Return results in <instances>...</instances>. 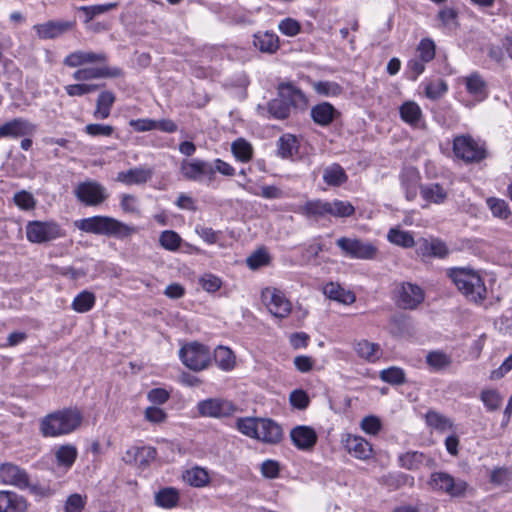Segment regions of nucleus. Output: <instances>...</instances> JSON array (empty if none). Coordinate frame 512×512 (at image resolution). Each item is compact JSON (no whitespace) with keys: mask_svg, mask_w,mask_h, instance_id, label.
<instances>
[{"mask_svg":"<svg viewBox=\"0 0 512 512\" xmlns=\"http://www.w3.org/2000/svg\"><path fill=\"white\" fill-rule=\"evenodd\" d=\"M448 275L467 300L481 303L486 299L487 289L484 280L475 270L457 267L450 269Z\"/></svg>","mask_w":512,"mask_h":512,"instance_id":"nucleus-1","label":"nucleus"},{"mask_svg":"<svg viewBox=\"0 0 512 512\" xmlns=\"http://www.w3.org/2000/svg\"><path fill=\"white\" fill-rule=\"evenodd\" d=\"M82 421V414L77 409H63L45 416L40 423V431L45 437L69 434L77 429Z\"/></svg>","mask_w":512,"mask_h":512,"instance_id":"nucleus-2","label":"nucleus"},{"mask_svg":"<svg viewBox=\"0 0 512 512\" xmlns=\"http://www.w3.org/2000/svg\"><path fill=\"white\" fill-rule=\"evenodd\" d=\"M75 226L84 232L112 236L120 239L130 237L136 232L132 226L108 216H93L75 222Z\"/></svg>","mask_w":512,"mask_h":512,"instance_id":"nucleus-3","label":"nucleus"},{"mask_svg":"<svg viewBox=\"0 0 512 512\" xmlns=\"http://www.w3.org/2000/svg\"><path fill=\"white\" fill-rule=\"evenodd\" d=\"M455 156L466 163H478L486 157L484 144L470 135H459L453 140Z\"/></svg>","mask_w":512,"mask_h":512,"instance_id":"nucleus-4","label":"nucleus"},{"mask_svg":"<svg viewBox=\"0 0 512 512\" xmlns=\"http://www.w3.org/2000/svg\"><path fill=\"white\" fill-rule=\"evenodd\" d=\"M336 245L343 256L351 259L372 260L378 253V249L373 243L359 238L341 237L336 240Z\"/></svg>","mask_w":512,"mask_h":512,"instance_id":"nucleus-5","label":"nucleus"},{"mask_svg":"<svg viewBox=\"0 0 512 512\" xmlns=\"http://www.w3.org/2000/svg\"><path fill=\"white\" fill-rule=\"evenodd\" d=\"M62 236V229L54 221H31L26 225V237L32 243L50 242Z\"/></svg>","mask_w":512,"mask_h":512,"instance_id":"nucleus-6","label":"nucleus"},{"mask_svg":"<svg viewBox=\"0 0 512 512\" xmlns=\"http://www.w3.org/2000/svg\"><path fill=\"white\" fill-rule=\"evenodd\" d=\"M261 301L276 318H286L292 310L291 302L284 292L275 287H266L261 291Z\"/></svg>","mask_w":512,"mask_h":512,"instance_id":"nucleus-7","label":"nucleus"},{"mask_svg":"<svg viewBox=\"0 0 512 512\" xmlns=\"http://www.w3.org/2000/svg\"><path fill=\"white\" fill-rule=\"evenodd\" d=\"M428 485L432 490L446 493L451 497H461L465 494L467 483L462 479H455L446 472H434L431 474Z\"/></svg>","mask_w":512,"mask_h":512,"instance_id":"nucleus-8","label":"nucleus"},{"mask_svg":"<svg viewBox=\"0 0 512 512\" xmlns=\"http://www.w3.org/2000/svg\"><path fill=\"white\" fill-rule=\"evenodd\" d=\"M425 299L423 289L410 282L402 283L396 292V304L405 310L416 309Z\"/></svg>","mask_w":512,"mask_h":512,"instance_id":"nucleus-9","label":"nucleus"},{"mask_svg":"<svg viewBox=\"0 0 512 512\" xmlns=\"http://www.w3.org/2000/svg\"><path fill=\"white\" fill-rule=\"evenodd\" d=\"M77 199L88 206H97L106 198L105 188L95 181L82 182L75 188Z\"/></svg>","mask_w":512,"mask_h":512,"instance_id":"nucleus-10","label":"nucleus"},{"mask_svg":"<svg viewBox=\"0 0 512 512\" xmlns=\"http://www.w3.org/2000/svg\"><path fill=\"white\" fill-rule=\"evenodd\" d=\"M76 26L75 20H50L33 26L36 35L40 39H56L70 31Z\"/></svg>","mask_w":512,"mask_h":512,"instance_id":"nucleus-11","label":"nucleus"},{"mask_svg":"<svg viewBox=\"0 0 512 512\" xmlns=\"http://www.w3.org/2000/svg\"><path fill=\"white\" fill-rule=\"evenodd\" d=\"M197 407L202 416L215 418L229 416L236 410L230 401L220 398H209L200 401Z\"/></svg>","mask_w":512,"mask_h":512,"instance_id":"nucleus-12","label":"nucleus"},{"mask_svg":"<svg viewBox=\"0 0 512 512\" xmlns=\"http://www.w3.org/2000/svg\"><path fill=\"white\" fill-rule=\"evenodd\" d=\"M0 480L4 484L13 485L21 489L29 486L27 473L11 463H4L0 466Z\"/></svg>","mask_w":512,"mask_h":512,"instance_id":"nucleus-13","label":"nucleus"},{"mask_svg":"<svg viewBox=\"0 0 512 512\" xmlns=\"http://www.w3.org/2000/svg\"><path fill=\"white\" fill-rule=\"evenodd\" d=\"M122 75V70L117 67H87L78 69L73 73L76 81H89L100 78H116Z\"/></svg>","mask_w":512,"mask_h":512,"instance_id":"nucleus-14","label":"nucleus"},{"mask_svg":"<svg viewBox=\"0 0 512 512\" xmlns=\"http://www.w3.org/2000/svg\"><path fill=\"white\" fill-rule=\"evenodd\" d=\"M36 130V126L31 122L17 118L0 126V137L19 138L32 135Z\"/></svg>","mask_w":512,"mask_h":512,"instance_id":"nucleus-15","label":"nucleus"},{"mask_svg":"<svg viewBox=\"0 0 512 512\" xmlns=\"http://www.w3.org/2000/svg\"><path fill=\"white\" fill-rule=\"evenodd\" d=\"M399 465L407 470H418L422 467H432L435 464L434 459L419 451H407L398 456Z\"/></svg>","mask_w":512,"mask_h":512,"instance_id":"nucleus-16","label":"nucleus"},{"mask_svg":"<svg viewBox=\"0 0 512 512\" xmlns=\"http://www.w3.org/2000/svg\"><path fill=\"white\" fill-rule=\"evenodd\" d=\"M282 437V428L278 423L268 418L259 419L257 440L263 443L276 444L281 441Z\"/></svg>","mask_w":512,"mask_h":512,"instance_id":"nucleus-17","label":"nucleus"},{"mask_svg":"<svg viewBox=\"0 0 512 512\" xmlns=\"http://www.w3.org/2000/svg\"><path fill=\"white\" fill-rule=\"evenodd\" d=\"M292 443L300 450H310L317 442V434L310 426L299 425L290 432Z\"/></svg>","mask_w":512,"mask_h":512,"instance_id":"nucleus-18","label":"nucleus"},{"mask_svg":"<svg viewBox=\"0 0 512 512\" xmlns=\"http://www.w3.org/2000/svg\"><path fill=\"white\" fill-rule=\"evenodd\" d=\"M107 61V55L103 52H87L78 50L70 53L64 59V64L68 67H78L86 63H104Z\"/></svg>","mask_w":512,"mask_h":512,"instance_id":"nucleus-19","label":"nucleus"},{"mask_svg":"<svg viewBox=\"0 0 512 512\" xmlns=\"http://www.w3.org/2000/svg\"><path fill=\"white\" fill-rule=\"evenodd\" d=\"M216 171L225 176H233L235 174V169L221 159H216L213 164L194 160V179L196 178V173L212 176Z\"/></svg>","mask_w":512,"mask_h":512,"instance_id":"nucleus-20","label":"nucleus"},{"mask_svg":"<svg viewBox=\"0 0 512 512\" xmlns=\"http://www.w3.org/2000/svg\"><path fill=\"white\" fill-rule=\"evenodd\" d=\"M345 446L349 454L361 460L368 459L372 454L371 444L360 436L349 435L346 439Z\"/></svg>","mask_w":512,"mask_h":512,"instance_id":"nucleus-21","label":"nucleus"},{"mask_svg":"<svg viewBox=\"0 0 512 512\" xmlns=\"http://www.w3.org/2000/svg\"><path fill=\"white\" fill-rule=\"evenodd\" d=\"M26 500L11 491H0V512H25Z\"/></svg>","mask_w":512,"mask_h":512,"instance_id":"nucleus-22","label":"nucleus"},{"mask_svg":"<svg viewBox=\"0 0 512 512\" xmlns=\"http://www.w3.org/2000/svg\"><path fill=\"white\" fill-rule=\"evenodd\" d=\"M464 83L467 92L475 97L478 101H482L488 96L487 83L478 72H473L464 77Z\"/></svg>","mask_w":512,"mask_h":512,"instance_id":"nucleus-23","label":"nucleus"},{"mask_svg":"<svg viewBox=\"0 0 512 512\" xmlns=\"http://www.w3.org/2000/svg\"><path fill=\"white\" fill-rule=\"evenodd\" d=\"M419 181L420 176L416 169L406 168L402 171L400 175V183L408 201L414 200L417 196Z\"/></svg>","mask_w":512,"mask_h":512,"instance_id":"nucleus-24","label":"nucleus"},{"mask_svg":"<svg viewBox=\"0 0 512 512\" xmlns=\"http://www.w3.org/2000/svg\"><path fill=\"white\" fill-rule=\"evenodd\" d=\"M311 118L320 126H328L339 115L334 106L328 102H322L311 109Z\"/></svg>","mask_w":512,"mask_h":512,"instance_id":"nucleus-25","label":"nucleus"},{"mask_svg":"<svg viewBox=\"0 0 512 512\" xmlns=\"http://www.w3.org/2000/svg\"><path fill=\"white\" fill-rule=\"evenodd\" d=\"M354 350L359 358L370 363H375L382 357L380 345L366 339L357 341L354 344Z\"/></svg>","mask_w":512,"mask_h":512,"instance_id":"nucleus-26","label":"nucleus"},{"mask_svg":"<svg viewBox=\"0 0 512 512\" xmlns=\"http://www.w3.org/2000/svg\"><path fill=\"white\" fill-rule=\"evenodd\" d=\"M152 177V170L138 167L117 174L116 180L126 185H139L146 183Z\"/></svg>","mask_w":512,"mask_h":512,"instance_id":"nucleus-27","label":"nucleus"},{"mask_svg":"<svg viewBox=\"0 0 512 512\" xmlns=\"http://www.w3.org/2000/svg\"><path fill=\"white\" fill-rule=\"evenodd\" d=\"M253 44L260 52L273 54L279 49V38L273 32L260 31L254 34Z\"/></svg>","mask_w":512,"mask_h":512,"instance_id":"nucleus-28","label":"nucleus"},{"mask_svg":"<svg viewBox=\"0 0 512 512\" xmlns=\"http://www.w3.org/2000/svg\"><path fill=\"white\" fill-rule=\"evenodd\" d=\"M279 96L290 104V107L304 108L307 105V99L304 93L292 84H282L279 87Z\"/></svg>","mask_w":512,"mask_h":512,"instance_id":"nucleus-29","label":"nucleus"},{"mask_svg":"<svg viewBox=\"0 0 512 512\" xmlns=\"http://www.w3.org/2000/svg\"><path fill=\"white\" fill-rule=\"evenodd\" d=\"M452 356L442 350H432L426 355V363L431 371L442 372L452 365Z\"/></svg>","mask_w":512,"mask_h":512,"instance_id":"nucleus-30","label":"nucleus"},{"mask_svg":"<svg viewBox=\"0 0 512 512\" xmlns=\"http://www.w3.org/2000/svg\"><path fill=\"white\" fill-rule=\"evenodd\" d=\"M299 213L307 218H313L315 220L325 218L329 216L328 201L321 199L309 200L300 207Z\"/></svg>","mask_w":512,"mask_h":512,"instance_id":"nucleus-31","label":"nucleus"},{"mask_svg":"<svg viewBox=\"0 0 512 512\" xmlns=\"http://www.w3.org/2000/svg\"><path fill=\"white\" fill-rule=\"evenodd\" d=\"M399 113L405 123L412 127H419L422 120V110L416 102H404L399 108Z\"/></svg>","mask_w":512,"mask_h":512,"instance_id":"nucleus-32","label":"nucleus"},{"mask_svg":"<svg viewBox=\"0 0 512 512\" xmlns=\"http://www.w3.org/2000/svg\"><path fill=\"white\" fill-rule=\"evenodd\" d=\"M324 294L331 300L349 305L355 302V294L351 291L345 290L339 284L330 282L324 286Z\"/></svg>","mask_w":512,"mask_h":512,"instance_id":"nucleus-33","label":"nucleus"},{"mask_svg":"<svg viewBox=\"0 0 512 512\" xmlns=\"http://www.w3.org/2000/svg\"><path fill=\"white\" fill-rule=\"evenodd\" d=\"M116 101V96L111 91H102L96 101V109L93 116L96 119H107L110 116V111Z\"/></svg>","mask_w":512,"mask_h":512,"instance_id":"nucleus-34","label":"nucleus"},{"mask_svg":"<svg viewBox=\"0 0 512 512\" xmlns=\"http://www.w3.org/2000/svg\"><path fill=\"white\" fill-rule=\"evenodd\" d=\"M323 181L329 186H341L348 179L345 170L337 163H333L323 170Z\"/></svg>","mask_w":512,"mask_h":512,"instance_id":"nucleus-35","label":"nucleus"},{"mask_svg":"<svg viewBox=\"0 0 512 512\" xmlns=\"http://www.w3.org/2000/svg\"><path fill=\"white\" fill-rule=\"evenodd\" d=\"M422 198L430 203L442 204L447 198V192L438 183H431L421 187Z\"/></svg>","mask_w":512,"mask_h":512,"instance_id":"nucleus-36","label":"nucleus"},{"mask_svg":"<svg viewBox=\"0 0 512 512\" xmlns=\"http://www.w3.org/2000/svg\"><path fill=\"white\" fill-rule=\"evenodd\" d=\"M216 365L223 371H230L235 366V356L231 349L218 346L213 353Z\"/></svg>","mask_w":512,"mask_h":512,"instance_id":"nucleus-37","label":"nucleus"},{"mask_svg":"<svg viewBox=\"0 0 512 512\" xmlns=\"http://www.w3.org/2000/svg\"><path fill=\"white\" fill-rule=\"evenodd\" d=\"M179 493L175 488L166 487L155 494V504L159 507L170 509L177 505Z\"/></svg>","mask_w":512,"mask_h":512,"instance_id":"nucleus-38","label":"nucleus"},{"mask_svg":"<svg viewBox=\"0 0 512 512\" xmlns=\"http://www.w3.org/2000/svg\"><path fill=\"white\" fill-rule=\"evenodd\" d=\"M212 361L210 348L194 342V372L206 369Z\"/></svg>","mask_w":512,"mask_h":512,"instance_id":"nucleus-39","label":"nucleus"},{"mask_svg":"<svg viewBox=\"0 0 512 512\" xmlns=\"http://www.w3.org/2000/svg\"><path fill=\"white\" fill-rule=\"evenodd\" d=\"M354 206L349 201L334 199L328 201V215L336 218H344L353 215Z\"/></svg>","mask_w":512,"mask_h":512,"instance_id":"nucleus-40","label":"nucleus"},{"mask_svg":"<svg viewBox=\"0 0 512 512\" xmlns=\"http://www.w3.org/2000/svg\"><path fill=\"white\" fill-rule=\"evenodd\" d=\"M390 243L401 246L403 248H411L415 245V240L411 232L398 228H392L387 234Z\"/></svg>","mask_w":512,"mask_h":512,"instance_id":"nucleus-41","label":"nucleus"},{"mask_svg":"<svg viewBox=\"0 0 512 512\" xmlns=\"http://www.w3.org/2000/svg\"><path fill=\"white\" fill-rule=\"evenodd\" d=\"M55 457L59 466L70 468L77 458V449L73 445H62L56 450Z\"/></svg>","mask_w":512,"mask_h":512,"instance_id":"nucleus-42","label":"nucleus"},{"mask_svg":"<svg viewBox=\"0 0 512 512\" xmlns=\"http://www.w3.org/2000/svg\"><path fill=\"white\" fill-rule=\"evenodd\" d=\"M425 420L428 426L440 432L447 431L453 427V423L449 418L436 411H428L425 415Z\"/></svg>","mask_w":512,"mask_h":512,"instance_id":"nucleus-43","label":"nucleus"},{"mask_svg":"<svg viewBox=\"0 0 512 512\" xmlns=\"http://www.w3.org/2000/svg\"><path fill=\"white\" fill-rule=\"evenodd\" d=\"M298 151L297 139L292 134H284L278 140V154L282 158H289Z\"/></svg>","mask_w":512,"mask_h":512,"instance_id":"nucleus-44","label":"nucleus"},{"mask_svg":"<svg viewBox=\"0 0 512 512\" xmlns=\"http://www.w3.org/2000/svg\"><path fill=\"white\" fill-rule=\"evenodd\" d=\"M436 54L435 42L430 38H423L417 45L415 57L429 63L432 61Z\"/></svg>","mask_w":512,"mask_h":512,"instance_id":"nucleus-45","label":"nucleus"},{"mask_svg":"<svg viewBox=\"0 0 512 512\" xmlns=\"http://www.w3.org/2000/svg\"><path fill=\"white\" fill-rule=\"evenodd\" d=\"M231 150L234 157L241 162H248L252 158V146L243 138L235 140L231 145Z\"/></svg>","mask_w":512,"mask_h":512,"instance_id":"nucleus-46","label":"nucleus"},{"mask_svg":"<svg viewBox=\"0 0 512 512\" xmlns=\"http://www.w3.org/2000/svg\"><path fill=\"white\" fill-rule=\"evenodd\" d=\"M95 304V295L89 291H82L72 302V309L78 313H85L92 309Z\"/></svg>","mask_w":512,"mask_h":512,"instance_id":"nucleus-47","label":"nucleus"},{"mask_svg":"<svg viewBox=\"0 0 512 512\" xmlns=\"http://www.w3.org/2000/svg\"><path fill=\"white\" fill-rule=\"evenodd\" d=\"M290 104L286 102L281 96L273 99L268 104V112L275 119H286L290 114Z\"/></svg>","mask_w":512,"mask_h":512,"instance_id":"nucleus-48","label":"nucleus"},{"mask_svg":"<svg viewBox=\"0 0 512 512\" xmlns=\"http://www.w3.org/2000/svg\"><path fill=\"white\" fill-rule=\"evenodd\" d=\"M260 418L244 417L236 420V428L245 436L257 439Z\"/></svg>","mask_w":512,"mask_h":512,"instance_id":"nucleus-49","label":"nucleus"},{"mask_svg":"<svg viewBox=\"0 0 512 512\" xmlns=\"http://www.w3.org/2000/svg\"><path fill=\"white\" fill-rule=\"evenodd\" d=\"M480 400L488 411H496L500 408L503 398L495 389H484L480 393Z\"/></svg>","mask_w":512,"mask_h":512,"instance_id":"nucleus-50","label":"nucleus"},{"mask_svg":"<svg viewBox=\"0 0 512 512\" xmlns=\"http://www.w3.org/2000/svg\"><path fill=\"white\" fill-rule=\"evenodd\" d=\"M380 379L391 385H401L406 382L404 370L395 366L381 370Z\"/></svg>","mask_w":512,"mask_h":512,"instance_id":"nucleus-51","label":"nucleus"},{"mask_svg":"<svg viewBox=\"0 0 512 512\" xmlns=\"http://www.w3.org/2000/svg\"><path fill=\"white\" fill-rule=\"evenodd\" d=\"M314 90L326 97H336L343 92V88L337 82L334 81H318L313 83Z\"/></svg>","mask_w":512,"mask_h":512,"instance_id":"nucleus-52","label":"nucleus"},{"mask_svg":"<svg viewBox=\"0 0 512 512\" xmlns=\"http://www.w3.org/2000/svg\"><path fill=\"white\" fill-rule=\"evenodd\" d=\"M486 203L495 217L507 219L511 214L508 203L503 199L490 197L487 199Z\"/></svg>","mask_w":512,"mask_h":512,"instance_id":"nucleus-53","label":"nucleus"},{"mask_svg":"<svg viewBox=\"0 0 512 512\" xmlns=\"http://www.w3.org/2000/svg\"><path fill=\"white\" fill-rule=\"evenodd\" d=\"M269 262L270 256L264 248L257 249L246 259L247 266L252 270L266 266Z\"/></svg>","mask_w":512,"mask_h":512,"instance_id":"nucleus-54","label":"nucleus"},{"mask_svg":"<svg viewBox=\"0 0 512 512\" xmlns=\"http://www.w3.org/2000/svg\"><path fill=\"white\" fill-rule=\"evenodd\" d=\"M448 90L446 82L442 79L430 81L425 84V95L427 98L436 100L443 96Z\"/></svg>","mask_w":512,"mask_h":512,"instance_id":"nucleus-55","label":"nucleus"},{"mask_svg":"<svg viewBox=\"0 0 512 512\" xmlns=\"http://www.w3.org/2000/svg\"><path fill=\"white\" fill-rule=\"evenodd\" d=\"M427 63L420 60L417 57H412L406 64V75L407 78L416 81L418 77L425 71V65Z\"/></svg>","mask_w":512,"mask_h":512,"instance_id":"nucleus-56","label":"nucleus"},{"mask_svg":"<svg viewBox=\"0 0 512 512\" xmlns=\"http://www.w3.org/2000/svg\"><path fill=\"white\" fill-rule=\"evenodd\" d=\"M199 284L204 291L214 293L221 288L222 281L214 274L205 273L199 278Z\"/></svg>","mask_w":512,"mask_h":512,"instance_id":"nucleus-57","label":"nucleus"},{"mask_svg":"<svg viewBox=\"0 0 512 512\" xmlns=\"http://www.w3.org/2000/svg\"><path fill=\"white\" fill-rule=\"evenodd\" d=\"M458 13L454 8L444 7L438 12L437 18L441 24L448 29H453L457 26Z\"/></svg>","mask_w":512,"mask_h":512,"instance_id":"nucleus-58","label":"nucleus"},{"mask_svg":"<svg viewBox=\"0 0 512 512\" xmlns=\"http://www.w3.org/2000/svg\"><path fill=\"white\" fill-rule=\"evenodd\" d=\"M101 86L102 85H99V84L79 83V84L67 85L65 87V90L69 96L74 97V96H82V95L94 92L97 89H99Z\"/></svg>","mask_w":512,"mask_h":512,"instance_id":"nucleus-59","label":"nucleus"},{"mask_svg":"<svg viewBox=\"0 0 512 512\" xmlns=\"http://www.w3.org/2000/svg\"><path fill=\"white\" fill-rule=\"evenodd\" d=\"M156 449L150 446L139 447L136 466L146 468L156 457Z\"/></svg>","mask_w":512,"mask_h":512,"instance_id":"nucleus-60","label":"nucleus"},{"mask_svg":"<svg viewBox=\"0 0 512 512\" xmlns=\"http://www.w3.org/2000/svg\"><path fill=\"white\" fill-rule=\"evenodd\" d=\"M290 404L299 410H304L308 407L310 399L308 394L302 389L293 390L289 396Z\"/></svg>","mask_w":512,"mask_h":512,"instance_id":"nucleus-61","label":"nucleus"},{"mask_svg":"<svg viewBox=\"0 0 512 512\" xmlns=\"http://www.w3.org/2000/svg\"><path fill=\"white\" fill-rule=\"evenodd\" d=\"M180 241L181 239L179 235L176 232L170 230L162 232L159 238L161 246L167 250L177 249Z\"/></svg>","mask_w":512,"mask_h":512,"instance_id":"nucleus-62","label":"nucleus"},{"mask_svg":"<svg viewBox=\"0 0 512 512\" xmlns=\"http://www.w3.org/2000/svg\"><path fill=\"white\" fill-rule=\"evenodd\" d=\"M279 31L286 36H296L301 29L299 22L292 18H285L278 24Z\"/></svg>","mask_w":512,"mask_h":512,"instance_id":"nucleus-63","label":"nucleus"},{"mask_svg":"<svg viewBox=\"0 0 512 512\" xmlns=\"http://www.w3.org/2000/svg\"><path fill=\"white\" fill-rule=\"evenodd\" d=\"M85 506V498H83L80 494H72L70 495L64 506V512H82Z\"/></svg>","mask_w":512,"mask_h":512,"instance_id":"nucleus-64","label":"nucleus"}]
</instances>
